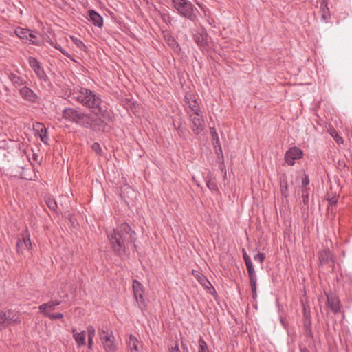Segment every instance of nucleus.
I'll return each instance as SVG.
<instances>
[{"label": "nucleus", "instance_id": "nucleus-1", "mask_svg": "<svg viewBox=\"0 0 352 352\" xmlns=\"http://www.w3.org/2000/svg\"><path fill=\"white\" fill-rule=\"evenodd\" d=\"M69 96L83 107L92 109L95 114L94 120L104 129L111 121V113L103 105L99 94L85 87L74 89L70 91Z\"/></svg>", "mask_w": 352, "mask_h": 352}, {"label": "nucleus", "instance_id": "nucleus-2", "mask_svg": "<svg viewBox=\"0 0 352 352\" xmlns=\"http://www.w3.org/2000/svg\"><path fill=\"white\" fill-rule=\"evenodd\" d=\"M107 234L111 248L120 256L126 252V245L135 240V233L128 223H122L120 227L107 231Z\"/></svg>", "mask_w": 352, "mask_h": 352}, {"label": "nucleus", "instance_id": "nucleus-3", "mask_svg": "<svg viewBox=\"0 0 352 352\" xmlns=\"http://www.w3.org/2000/svg\"><path fill=\"white\" fill-rule=\"evenodd\" d=\"M63 117L68 121L75 122L85 128L94 131H103L104 129L98 123L91 114L86 113L80 109L66 108L63 112Z\"/></svg>", "mask_w": 352, "mask_h": 352}, {"label": "nucleus", "instance_id": "nucleus-4", "mask_svg": "<svg viewBox=\"0 0 352 352\" xmlns=\"http://www.w3.org/2000/svg\"><path fill=\"white\" fill-rule=\"evenodd\" d=\"M172 4L177 12L186 19L195 21L197 19V10L188 0H172Z\"/></svg>", "mask_w": 352, "mask_h": 352}, {"label": "nucleus", "instance_id": "nucleus-5", "mask_svg": "<svg viewBox=\"0 0 352 352\" xmlns=\"http://www.w3.org/2000/svg\"><path fill=\"white\" fill-rule=\"evenodd\" d=\"M98 332L104 350L115 351L117 348L113 331L107 326H102L98 329Z\"/></svg>", "mask_w": 352, "mask_h": 352}, {"label": "nucleus", "instance_id": "nucleus-6", "mask_svg": "<svg viewBox=\"0 0 352 352\" xmlns=\"http://www.w3.org/2000/svg\"><path fill=\"white\" fill-rule=\"evenodd\" d=\"M14 34L24 42H29L36 46L41 45L40 39L30 29L16 27L14 30Z\"/></svg>", "mask_w": 352, "mask_h": 352}, {"label": "nucleus", "instance_id": "nucleus-7", "mask_svg": "<svg viewBox=\"0 0 352 352\" xmlns=\"http://www.w3.org/2000/svg\"><path fill=\"white\" fill-rule=\"evenodd\" d=\"M28 60L30 67L34 71L38 79L41 82H49V78L38 60L35 57L30 56Z\"/></svg>", "mask_w": 352, "mask_h": 352}, {"label": "nucleus", "instance_id": "nucleus-8", "mask_svg": "<svg viewBox=\"0 0 352 352\" xmlns=\"http://www.w3.org/2000/svg\"><path fill=\"white\" fill-rule=\"evenodd\" d=\"M303 157V151L297 146H293L289 148L284 157L285 163L288 166H294L296 161L301 159Z\"/></svg>", "mask_w": 352, "mask_h": 352}, {"label": "nucleus", "instance_id": "nucleus-9", "mask_svg": "<svg viewBox=\"0 0 352 352\" xmlns=\"http://www.w3.org/2000/svg\"><path fill=\"white\" fill-rule=\"evenodd\" d=\"M193 39L202 50H207L209 47V36L204 30L195 32Z\"/></svg>", "mask_w": 352, "mask_h": 352}, {"label": "nucleus", "instance_id": "nucleus-10", "mask_svg": "<svg viewBox=\"0 0 352 352\" xmlns=\"http://www.w3.org/2000/svg\"><path fill=\"white\" fill-rule=\"evenodd\" d=\"M190 120L192 124V130L196 134H199L204 129V121L203 116L201 113L191 114L190 112L187 111Z\"/></svg>", "mask_w": 352, "mask_h": 352}, {"label": "nucleus", "instance_id": "nucleus-11", "mask_svg": "<svg viewBox=\"0 0 352 352\" xmlns=\"http://www.w3.org/2000/svg\"><path fill=\"white\" fill-rule=\"evenodd\" d=\"M19 92L24 100L30 103L38 102V96L30 87L23 86L19 90Z\"/></svg>", "mask_w": 352, "mask_h": 352}, {"label": "nucleus", "instance_id": "nucleus-12", "mask_svg": "<svg viewBox=\"0 0 352 352\" xmlns=\"http://www.w3.org/2000/svg\"><path fill=\"white\" fill-rule=\"evenodd\" d=\"M86 19L96 27L102 28L103 25L102 16L94 10L91 9L87 10Z\"/></svg>", "mask_w": 352, "mask_h": 352}, {"label": "nucleus", "instance_id": "nucleus-13", "mask_svg": "<svg viewBox=\"0 0 352 352\" xmlns=\"http://www.w3.org/2000/svg\"><path fill=\"white\" fill-rule=\"evenodd\" d=\"M133 289L136 301L139 304V307H141L144 300L143 297V286L139 281L134 280L133 281Z\"/></svg>", "mask_w": 352, "mask_h": 352}, {"label": "nucleus", "instance_id": "nucleus-14", "mask_svg": "<svg viewBox=\"0 0 352 352\" xmlns=\"http://www.w3.org/2000/svg\"><path fill=\"white\" fill-rule=\"evenodd\" d=\"M248 272L250 284L252 292V297L255 298L256 297V280L257 276L254 267V265L247 267Z\"/></svg>", "mask_w": 352, "mask_h": 352}, {"label": "nucleus", "instance_id": "nucleus-15", "mask_svg": "<svg viewBox=\"0 0 352 352\" xmlns=\"http://www.w3.org/2000/svg\"><path fill=\"white\" fill-rule=\"evenodd\" d=\"M34 129L36 132V135L39 136L41 140L45 144H48L49 138L47 135V131L45 126L41 123H36L34 126Z\"/></svg>", "mask_w": 352, "mask_h": 352}, {"label": "nucleus", "instance_id": "nucleus-16", "mask_svg": "<svg viewBox=\"0 0 352 352\" xmlns=\"http://www.w3.org/2000/svg\"><path fill=\"white\" fill-rule=\"evenodd\" d=\"M32 243L29 235L23 236L22 239H19L16 243L17 252L22 254L23 250H30Z\"/></svg>", "mask_w": 352, "mask_h": 352}, {"label": "nucleus", "instance_id": "nucleus-17", "mask_svg": "<svg viewBox=\"0 0 352 352\" xmlns=\"http://www.w3.org/2000/svg\"><path fill=\"white\" fill-rule=\"evenodd\" d=\"M195 277L197 280V281L207 290L210 291L212 290L214 292V288L211 285L210 282L208 280V279L201 273H199L197 272L196 273H193ZM211 294L212 292H210Z\"/></svg>", "mask_w": 352, "mask_h": 352}, {"label": "nucleus", "instance_id": "nucleus-18", "mask_svg": "<svg viewBox=\"0 0 352 352\" xmlns=\"http://www.w3.org/2000/svg\"><path fill=\"white\" fill-rule=\"evenodd\" d=\"M186 104L188 105V108L190 109L191 114H197L201 113V110L197 104V102L195 100L192 99V96L190 94H188L185 97Z\"/></svg>", "mask_w": 352, "mask_h": 352}, {"label": "nucleus", "instance_id": "nucleus-19", "mask_svg": "<svg viewBox=\"0 0 352 352\" xmlns=\"http://www.w3.org/2000/svg\"><path fill=\"white\" fill-rule=\"evenodd\" d=\"M303 333L307 338H312L311 321L308 314L304 313L303 316Z\"/></svg>", "mask_w": 352, "mask_h": 352}, {"label": "nucleus", "instance_id": "nucleus-20", "mask_svg": "<svg viewBox=\"0 0 352 352\" xmlns=\"http://www.w3.org/2000/svg\"><path fill=\"white\" fill-rule=\"evenodd\" d=\"M61 300H50L46 303H43L39 305L38 309L44 315H47L49 314L47 309L54 310L55 307L59 305H60Z\"/></svg>", "mask_w": 352, "mask_h": 352}, {"label": "nucleus", "instance_id": "nucleus-21", "mask_svg": "<svg viewBox=\"0 0 352 352\" xmlns=\"http://www.w3.org/2000/svg\"><path fill=\"white\" fill-rule=\"evenodd\" d=\"M3 316H6V324L21 321L20 314L16 311L8 310L4 312Z\"/></svg>", "mask_w": 352, "mask_h": 352}, {"label": "nucleus", "instance_id": "nucleus-22", "mask_svg": "<svg viewBox=\"0 0 352 352\" xmlns=\"http://www.w3.org/2000/svg\"><path fill=\"white\" fill-rule=\"evenodd\" d=\"M164 39L166 42V43L175 51L178 52L180 51V47L179 45V43L177 42L175 38L169 33H165L164 34Z\"/></svg>", "mask_w": 352, "mask_h": 352}, {"label": "nucleus", "instance_id": "nucleus-23", "mask_svg": "<svg viewBox=\"0 0 352 352\" xmlns=\"http://www.w3.org/2000/svg\"><path fill=\"white\" fill-rule=\"evenodd\" d=\"M73 337L78 346H85L86 344V331H82L77 332L75 329H73Z\"/></svg>", "mask_w": 352, "mask_h": 352}, {"label": "nucleus", "instance_id": "nucleus-24", "mask_svg": "<svg viewBox=\"0 0 352 352\" xmlns=\"http://www.w3.org/2000/svg\"><path fill=\"white\" fill-rule=\"evenodd\" d=\"M327 302L332 311L338 313L340 310V301L338 298L335 296H327Z\"/></svg>", "mask_w": 352, "mask_h": 352}, {"label": "nucleus", "instance_id": "nucleus-25", "mask_svg": "<svg viewBox=\"0 0 352 352\" xmlns=\"http://www.w3.org/2000/svg\"><path fill=\"white\" fill-rule=\"evenodd\" d=\"M9 79L15 87L23 86L26 84V81L22 77L14 73L10 74Z\"/></svg>", "mask_w": 352, "mask_h": 352}, {"label": "nucleus", "instance_id": "nucleus-26", "mask_svg": "<svg viewBox=\"0 0 352 352\" xmlns=\"http://www.w3.org/2000/svg\"><path fill=\"white\" fill-rule=\"evenodd\" d=\"M332 254L329 250L325 249L320 252L319 260L322 264H326L332 260Z\"/></svg>", "mask_w": 352, "mask_h": 352}, {"label": "nucleus", "instance_id": "nucleus-27", "mask_svg": "<svg viewBox=\"0 0 352 352\" xmlns=\"http://www.w3.org/2000/svg\"><path fill=\"white\" fill-rule=\"evenodd\" d=\"M138 340L137 338L133 336V335H130L129 340H128V346L130 349V350L132 351L133 350L138 351Z\"/></svg>", "mask_w": 352, "mask_h": 352}, {"label": "nucleus", "instance_id": "nucleus-28", "mask_svg": "<svg viewBox=\"0 0 352 352\" xmlns=\"http://www.w3.org/2000/svg\"><path fill=\"white\" fill-rule=\"evenodd\" d=\"M206 185L207 187L211 190H217L218 188L217 184L214 181V178H213L211 175H208L206 179Z\"/></svg>", "mask_w": 352, "mask_h": 352}, {"label": "nucleus", "instance_id": "nucleus-29", "mask_svg": "<svg viewBox=\"0 0 352 352\" xmlns=\"http://www.w3.org/2000/svg\"><path fill=\"white\" fill-rule=\"evenodd\" d=\"M50 44L53 46L55 49L58 50V51H60L63 55H65V56H67V58L72 59V56L67 52H66L61 46L60 45L58 44V43H54L52 41H49ZM72 60H74L72 58Z\"/></svg>", "mask_w": 352, "mask_h": 352}, {"label": "nucleus", "instance_id": "nucleus-30", "mask_svg": "<svg viewBox=\"0 0 352 352\" xmlns=\"http://www.w3.org/2000/svg\"><path fill=\"white\" fill-rule=\"evenodd\" d=\"M71 39L72 40L74 43L76 45V47H78L80 50H86L87 47L85 45V43L82 42V41H81L80 39H79L78 38L75 37V36H71Z\"/></svg>", "mask_w": 352, "mask_h": 352}, {"label": "nucleus", "instance_id": "nucleus-31", "mask_svg": "<svg viewBox=\"0 0 352 352\" xmlns=\"http://www.w3.org/2000/svg\"><path fill=\"white\" fill-rule=\"evenodd\" d=\"M45 202L51 210L55 211L57 209V204L54 199L52 197H47L45 200Z\"/></svg>", "mask_w": 352, "mask_h": 352}, {"label": "nucleus", "instance_id": "nucleus-32", "mask_svg": "<svg viewBox=\"0 0 352 352\" xmlns=\"http://www.w3.org/2000/svg\"><path fill=\"white\" fill-rule=\"evenodd\" d=\"M210 131H211L212 139L213 140H216V144H218V146L219 147V151H220V153L221 154V157L223 158V154H222V151H221V146H220L219 139L218 138V134L216 132L214 128H210Z\"/></svg>", "mask_w": 352, "mask_h": 352}, {"label": "nucleus", "instance_id": "nucleus-33", "mask_svg": "<svg viewBox=\"0 0 352 352\" xmlns=\"http://www.w3.org/2000/svg\"><path fill=\"white\" fill-rule=\"evenodd\" d=\"M91 149L94 152H95L96 154L101 155L102 153V150L101 148L100 145L98 142H94L91 145Z\"/></svg>", "mask_w": 352, "mask_h": 352}, {"label": "nucleus", "instance_id": "nucleus-34", "mask_svg": "<svg viewBox=\"0 0 352 352\" xmlns=\"http://www.w3.org/2000/svg\"><path fill=\"white\" fill-rule=\"evenodd\" d=\"M85 331H86V336H87V337L94 338L95 334H96V329L93 326L89 325L87 327V329Z\"/></svg>", "mask_w": 352, "mask_h": 352}, {"label": "nucleus", "instance_id": "nucleus-35", "mask_svg": "<svg viewBox=\"0 0 352 352\" xmlns=\"http://www.w3.org/2000/svg\"><path fill=\"white\" fill-rule=\"evenodd\" d=\"M302 202L305 205H307L309 202V194L307 188L302 189Z\"/></svg>", "mask_w": 352, "mask_h": 352}, {"label": "nucleus", "instance_id": "nucleus-36", "mask_svg": "<svg viewBox=\"0 0 352 352\" xmlns=\"http://www.w3.org/2000/svg\"><path fill=\"white\" fill-rule=\"evenodd\" d=\"M45 316L48 317L51 320H57V319H62L63 318V314L61 313H56V314H47L45 315Z\"/></svg>", "mask_w": 352, "mask_h": 352}, {"label": "nucleus", "instance_id": "nucleus-37", "mask_svg": "<svg viewBox=\"0 0 352 352\" xmlns=\"http://www.w3.org/2000/svg\"><path fill=\"white\" fill-rule=\"evenodd\" d=\"M265 258V254L264 253L259 252L257 254L254 256V259L256 262H259L260 263H263Z\"/></svg>", "mask_w": 352, "mask_h": 352}, {"label": "nucleus", "instance_id": "nucleus-38", "mask_svg": "<svg viewBox=\"0 0 352 352\" xmlns=\"http://www.w3.org/2000/svg\"><path fill=\"white\" fill-rule=\"evenodd\" d=\"M280 191L283 197L287 198L288 196V188L287 184H280Z\"/></svg>", "mask_w": 352, "mask_h": 352}, {"label": "nucleus", "instance_id": "nucleus-39", "mask_svg": "<svg viewBox=\"0 0 352 352\" xmlns=\"http://www.w3.org/2000/svg\"><path fill=\"white\" fill-rule=\"evenodd\" d=\"M243 257L244 261L245 263L246 267L248 266L253 265V263H252V261L250 257L247 254V253L245 252V251L244 250H243Z\"/></svg>", "mask_w": 352, "mask_h": 352}, {"label": "nucleus", "instance_id": "nucleus-40", "mask_svg": "<svg viewBox=\"0 0 352 352\" xmlns=\"http://www.w3.org/2000/svg\"><path fill=\"white\" fill-rule=\"evenodd\" d=\"M4 312L0 311V325L6 326V316H4Z\"/></svg>", "mask_w": 352, "mask_h": 352}, {"label": "nucleus", "instance_id": "nucleus-41", "mask_svg": "<svg viewBox=\"0 0 352 352\" xmlns=\"http://www.w3.org/2000/svg\"><path fill=\"white\" fill-rule=\"evenodd\" d=\"M309 179L307 175H305V177L302 180V186L303 188H307L306 186L309 184Z\"/></svg>", "mask_w": 352, "mask_h": 352}, {"label": "nucleus", "instance_id": "nucleus-42", "mask_svg": "<svg viewBox=\"0 0 352 352\" xmlns=\"http://www.w3.org/2000/svg\"><path fill=\"white\" fill-rule=\"evenodd\" d=\"M332 136L333 137L334 140L336 141L338 144H342L344 140L342 137H340L338 134H336L335 135L332 134Z\"/></svg>", "mask_w": 352, "mask_h": 352}, {"label": "nucleus", "instance_id": "nucleus-43", "mask_svg": "<svg viewBox=\"0 0 352 352\" xmlns=\"http://www.w3.org/2000/svg\"><path fill=\"white\" fill-rule=\"evenodd\" d=\"M199 347H200L201 352H205V350L207 348V345H206V342L202 340H199Z\"/></svg>", "mask_w": 352, "mask_h": 352}, {"label": "nucleus", "instance_id": "nucleus-44", "mask_svg": "<svg viewBox=\"0 0 352 352\" xmlns=\"http://www.w3.org/2000/svg\"><path fill=\"white\" fill-rule=\"evenodd\" d=\"M88 338V348L89 350H93L94 349V338H90V337H87Z\"/></svg>", "mask_w": 352, "mask_h": 352}, {"label": "nucleus", "instance_id": "nucleus-45", "mask_svg": "<svg viewBox=\"0 0 352 352\" xmlns=\"http://www.w3.org/2000/svg\"><path fill=\"white\" fill-rule=\"evenodd\" d=\"M178 133L180 136H182L183 133V129H182L180 126L177 128Z\"/></svg>", "mask_w": 352, "mask_h": 352}, {"label": "nucleus", "instance_id": "nucleus-46", "mask_svg": "<svg viewBox=\"0 0 352 352\" xmlns=\"http://www.w3.org/2000/svg\"><path fill=\"white\" fill-rule=\"evenodd\" d=\"M224 168H225V166L223 165V164L222 163V164L220 166V168L222 171H223L224 170Z\"/></svg>", "mask_w": 352, "mask_h": 352}, {"label": "nucleus", "instance_id": "nucleus-47", "mask_svg": "<svg viewBox=\"0 0 352 352\" xmlns=\"http://www.w3.org/2000/svg\"><path fill=\"white\" fill-rule=\"evenodd\" d=\"M176 351H177V352H179V348H178V347H176Z\"/></svg>", "mask_w": 352, "mask_h": 352}]
</instances>
